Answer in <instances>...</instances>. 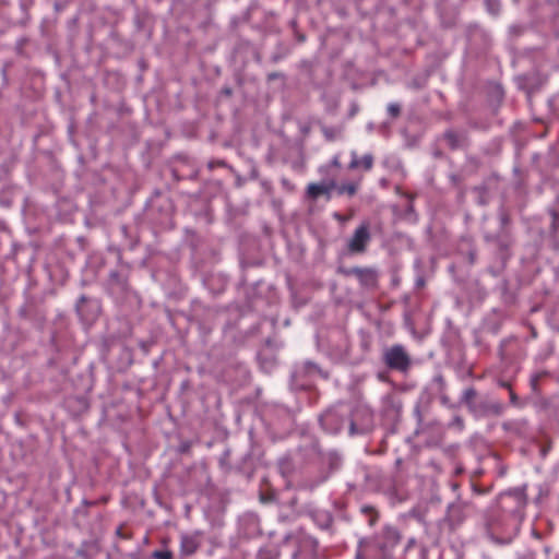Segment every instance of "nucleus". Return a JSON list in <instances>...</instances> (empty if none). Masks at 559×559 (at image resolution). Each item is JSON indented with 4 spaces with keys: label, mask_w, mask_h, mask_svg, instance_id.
Instances as JSON below:
<instances>
[{
    "label": "nucleus",
    "mask_w": 559,
    "mask_h": 559,
    "mask_svg": "<svg viewBox=\"0 0 559 559\" xmlns=\"http://www.w3.org/2000/svg\"><path fill=\"white\" fill-rule=\"evenodd\" d=\"M440 399H441V402H442L443 404H448V402H449V397H448L447 395H441V397H440Z\"/></svg>",
    "instance_id": "41"
},
{
    "label": "nucleus",
    "mask_w": 559,
    "mask_h": 559,
    "mask_svg": "<svg viewBox=\"0 0 559 559\" xmlns=\"http://www.w3.org/2000/svg\"><path fill=\"white\" fill-rule=\"evenodd\" d=\"M360 165L364 167L365 170H370L373 165V157L371 155H365L360 159Z\"/></svg>",
    "instance_id": "28"
},
{
    "label": "nucleus",
    "mask_w": 559,
    "mask_h": 559,
    "mask_svg": "<svg viewBox=\"0 0 559 559\" xmlns=\"http://www.w3.org/2000/svg\"><path fill=\"white\" fill-rule=\"evenodd\" d=\"M278 78V73H271L269 74V80H275Z\"/></svg>",
    "instance_id": "42"
},
{
    "label": "nucleus",
    "mask_w": 559,
    "mask_h": 559,
    "mask_svg": "<svg viewBox=\"0 0 559 559\" xmlns=\"http://www.w3.org/2000/svg\"><path fill=\"white\" fill-rule=\"evenodd\" d=\"M225 93L229 95L231 92L230 90H226Z\"/></svg>",
    "instance_id": "48"
},
{
    "label": "nucleus",
    "mask_w": 559,
    "mask_h": 559,
    "mask_svg": "<svg viewBox=\"0 0 559 559\" xmlns=\"http://www.w3.org/2000/svg\"><path fill=\"white\" fill-rule=\"evenodd\" d=\"M332 165L335 166V167H340L341 166V163H340V159H338L337 156L333 158Z\"/></svg>",
    "instance_id": "38"
},
{
    "label": "nucleus",
    "mask_w": 559,
    "mask_h": 559,
    "mask_svg": "<svg viewBox=\"0 0 559 559\" xmlns=\"http://www.w3.org/2000/svg\"><path fill=\"white\" fill-rule=\"evenodd\" d=\"M474 191L477 193V202L480 205H486L488 203V189L485 186H478L474 188Z\"/></svg>",
    "instance_id": "18"
},
{
    "label": "nucleus",
    "mask_w": 559,
    "mask_h": 559,
    "mask_svg": "<svg viewBox=\"0 0 559 559\" xmlns=\"http://www.w3.org/2000/svg\"><path fill=\"white\" fill-rule=\"evenodd\" d=\"M152 557L154 559H173V552L170 550H155Z\"/></svg>",
    "instance_id": "27"
},
{
    "label": "nucleus",
    "mask_w": 559,
    "mask_h": 559,
    "mask_svg": "<svg viewBox=\"0 0 559 559\" xmlns=\"http://www.w3.org/2000/svg\"><path fill=\"white\" fill-rule=\"evenodd\" d=\"M203 534L195 531L190 534H182L180 536V555L182 557L193 556L202 545Z\"/></svg>",
    "instance_id": "8"
},
{
    "label": "nucleus",
    "mask_w": 559,
    "mask_h": 559,
    "mask_svg": "<svg viewBox=\"0 0 559 559\" xmlns=\"http://www.w3.org/2000/svg\"><path fill=\"white\" fill-rule=\"evenodd\" d=\"M357 191V186L355 183H347V185H342L340 187H337V192L338 194H348V195H354Z\"/></svg>",
    "instance_id": "22"
},
{
    "label": "nucleus",
    "mask_w": 559,
    "mask_h": 559,
    "mask_svg": "<svg viewBox=\"0 0 559 559\" xmlns=\"http://www.w3.org/2000/svg\"><path fill=\"white\" fill-rule=\"evenodd\" d=\"M354 431H355V424L352 423V425H350V432L354 433Z\"/></svg>",
    "instance_id": "45"
},
{
    "label": "nucleus",
    "mask_w": 559,
    "mask_h": 559,
    "mask_svg": "<svg viewBox=\"0 0 559 559\" xmlns=\"http://www.w3.org/2000/svg\"><path fill=\"white\" fill-rule=\"evenodd\" d=\"M451 180L454 185H457L459 183V177L456 175H452L451 176Z\"/></svg>",
    "instance_id": "40"
},
{
    "label": "nucleus",
    "mask_w": 559,
    "mask_h": 559,
    "mask_svg": "<svg viewBox=\"0 0 559 559\" xmlns=\"http://www.w3.org/2000/svg\"><path fill=\"white\" fill-rule=\"evenodd\" d=\"M319 421L321 427L331 433L340 431L343 426L342 417L334 409H328L324 412L319 417Z\"/></svg>",
    "instance_id": "10"
},
{
    "label": "nucleus",
    "mask_w": 559,
    "mask_h": 559,
    "mask_svg": "<svg viewBox=\"0 0 559 559\" xmlns=\"http://www.w3.org/2000/svg\"><path fill=\"white\" fill-rule=\"evenodd\" d=\"M435 381L439 384V390H440V391H443V390L445 389V381H444V379H443V377H442V376H440V374H439V376H437V377L435 378Z\"/></svg>",
    "instance_id": "32"
},
{
    "label": "nucleus",
    "mask_w": 559,
    "mask_h": 559,
    "mask_svg": "<svg viewBox=\"0 0 559 559\" xmlns=\"http://www.w3.org/2000/svg\"><path fill=\"white\" fill-rule=\"evenodd\" d=\"M484 239L487 243H492L496 246L502 259H506L510 255V249L514 245L512 230L499 229V231L496 234L486 233L484 235Z\"/></svg>",
    "instance_id": "3"
},
{
    "label": "nucleus",
    "mask_w": 559,
    "mask_h": 559,
    "mask_svg": "<svg viewBox=\"0 0 559 559\" xmlns=\"http://www.w3.org/2000/svg\"><path fill=\"white\" fill-rule=\"evenodd\" d=\"M486 7L492 15H497L500 11V3L498 0H486Z\"/></svg>",
    "instance_id": "23"
},
{
    "label": "nucleus",
    "mask_w": 559,
    "mask_h": 559,
    "mask_svg": "<svg viewBox=\"0 0 559 559\" xmlns=\"http://www.w3.org/2000/svg\"><path fill=\"white\" fill-rule=\"evenodd\" d=\"M108 289L112 295H124L128 289V276L117 270L109 273Z\"/></svg>",
    "instance_id": "9"
},
{
    "label": "nucleus",
    "mask_w": 559,
    "mask_h": 559,
    "mask_svg": "<svg viewBox=\"0 0 559 559\" xmlns=\"http://www.w3.org/2000/svg\"><path fill=\"white\" fill-rule=\"evenodd\" d=\"M416 285H417V287H424L425 280L423 277L417 278Z\"/></svg>",
    "instance_id": "36"
},
{
    "label": "nucleus",
    "mask_w": 559,
    "mask_h": 559,
    "mask_svg": "<svg viewBox=\"0 0 559 559\" xmlns=\"http://www.w3.org/2000/svg\"><path fill=\"white\" fill-rule=\"evenodd\" d=\"M511 32H512V33H514V34H520V33H521V29H520V27L512 26V27H511Z\"/></svg>",
    "instance_id": "39"
},
{
    "label": "nucleus",
    "mask_w": 559,
    "mask_h": 559,
    "mask_svg": "<svg viewBox=\"0 0 559 559\" xmlns=\"http://www.w3.org/2000/svg\"><path fill=\"white\" fill-rule=\"evenodd\" d=\"M76 312L83 322H94L100 313V305L95 299L81 296L75 306Z\"/></svg>",
    "instance_id": "6"
},
{
    "label": "nucleus",
    "mask_w": 559,
    "mask_h": 559,
    "mask_svg": "<svg viewBox=\"0 0 559 559\" xmlns=\"http://www.w3.org/2000/svg\"><path fill=\"white\" fill-rule=\"evenodd\" d=\"M388 112L392 118H397L401 114V106L397 103L388 105Z\"/></svg>",
    "instance_id": "25"
},
{
    "label": "nucleus",
    "mask_w": 559,
    "mask_h": 559,
    "mask_svg": "<svg viewBox=\"0 0 559 559\" xmlns=\"http://www.w3.org/2000/svg\"><path fill=\"white\" fill-rule=\"evenodd\" d=\"M496 543H499V544H502L503 542L500 540L499 538H495V537H491Z\"/></svg>",
    "instance_id": "46"
},
{
    "label": "nucleus",
    "mask_w": 559,
    "mask_h": 559,
    "mask_svg": "<svg viewBox=\"0 0 559 559\" xmlns=\"http://www.w3.org/2000/svg\"><path fill=\"white\" fill-rule=\"evenodd\" d=\"M554 246H555L556 249H559V243L555 242Z\"/></svg>",
    "instance_id": "47"
},
{
    "label": "nucleus",
    "mask_w": 559,
    "mask_h": 559,
    "mask_svg": "<svg viewBox=\"0 0 559 559\" xmlns=\"http://www.w3.org/2000/svg\"><path fill=\"white\" fill-rule=\"evenodd\" d=\"M499 385L509 390L511 388L510 383L507 381H499Z\"/></svg>",
    "instance_id": "37"
},
{
    "label": "nucleus",
    "mask_w": 559,
    "mask_h": 559,
    "mask_svg": "<svg viewBox=\"0 0 559 559\" xmlns=\"http://www.w3.org/2000/svg\"><path fill=\"white\" fill-rule=\"evenodd\" d=\"M304 371L307 374H313L317 372L321 373L320 368L314 362H311V361H307L304 364Z\"/></svg>",
    "instance_id": "24"
},
{
    "label": "nucleus",
    "mask_w": 559,
    "mask_h": 559,
    "mask_svg": "<svg viewBox=\"0 0 559 559\" xmlns=\"http://www.w3.org/2000/svg\"><path fill=\"white\" fill-rule=\"evenodd\" d=\"M388 558H389V557H384V556L382 555V559H388Z\"/></svg>",
    "instance_id": "49"
},
{
    "label": "nucleus",
    "mask_w": 559,
    "mask_h": 559,
    "mask_svg": "<svg viewBox=\"0 0 559 559\" xmlns=\"http://www.w3.org/2000/svg\"><path fill=\"white\" fill-rule=\"evenodd\" d=\"M510 400H511V403H512V404H514V405H515V404H518V396H516V394H515L514 392H512V391L510 392Z\"/></svg>",
    "instance_id": "35"
},
{
    "label": "nucleus",
    "mask_w": 559,
    "mask_h": 559,
    "mask_svg": "<svg viewBox=\"0 0 559 559\" xmlns=\"http://www.w3.org/2000/svg\"><path fill=\"white\" fill-rule=\"evenodd\" d=\"M414 543H415V539H413V538L409 539L408 544H407V548L412 547L414 545Z\"/></svg>",
    "instance_id": "43"
},
{
    "label": "nucleus",
    "mask_w": 559,
    "mask_h": 559,
    "mask_svg": "<svg viewBox=\"0 0 559 559\" xmlns=\"http://www.w3.org/2000/svg\"><path fill=\"white\" fill-rule=\"evenodd\" d=\"M469 259H471V262H474V260H475V253L474 252L469 253Z\"/></svg>",
    "instance_id": "44"
},
{
    "label": "nucleus",
    "mask_w": 559,
    "mask_h": 559,
    "mask_svg": "<svg viewBox=\"0 0 559 559\" xmlns=\"http://www.w3.org/2000/svg\"><path fill=\"white\" fill-rule=\"evenodd\" d=\"M382 361L391 369L406 373L412 366V358L405 347L401 344H394L384 348Z\"/></svg>",
    "instance_id": "2"
},
{
    "label": "nucleus",
    "mask_w": 559,
    "mask_h": 559,
    "mask_svg": "<svg viewBox=\"0 0 559 559\" xmlns=\"http://www.w3.org/2000/svg\"><path fill=\"white\" fill-rule=\"evenodd\" d=\"M401 534L396 527L386 525L380 535L378 548L384 557H389L391 550L401 542Z\"/></svg>",
    "instance_id": "7"
},
{
    "label": "nucleus",
    "mask_w": 559,
    "mask_h": 559,
    "mask_svg": "<svg viewBox=\"0 0 559 559\" xmlns=\"http://www.w3.org/2000/svg\"><path fill=\"white\" fill-rule=\"evenodd\" d=\"M278 556H280V554L277 550L265 548V549H261L258 552L257 558L258 559H278Z\"/></svg>",
    "instance_id": "21"
},
{
    "label": "nucleus",
    "mask_w": 559,
    "mask_h": 559,
    "mask_svg": "<svg viewBox=\"0 0 559 559\" xmlns=\"http://www.w3.org/2000/svg\"><path fill=\"white\" fill-rule=\"evenodd\" d=\"M497 504L504 514L520 524L524 519V509L527 504L526 485L502 492L498 497Z\"/></svg>",
    "instance_id": "1"
},
{
    "label": "nucleus",
    "mask_w": 559,
    "mask_h": 559,
    "mask_svg": "<svg viewBox=\"0 0 559 559\" xmlns=\"http://www.w3.org/2000/svg\"><path fill=\"white\" fill-rule=\"evenodd\" d=\"M335 188L336 183L333 180L330 182L310 183L307 187V195L312 200H317L322 195H324L326 200H330L331 191Z\"/></svg>",
    "instance_id": "11"
},
{
    "label": "nucleus",
    "mask_w": 559,
    "mask_h": 559,
    "mask_svg": "<svg viewBox=\"0 0 559 559\" xmlns=\"http://www.w3.org/2000/svg\"><path fill=\"white\" fill-rule=\"evenodd\" d=\"M368 539L367 538H361L358 543V548H357V552H356V559H366L365 555H364V548L368 545Z\"/></svg>",
    "instance_id": "26"
},
{
    "label": "nucleus",
    "mask_w": 559,
    "mask_h": 559,
    "mask_svg": "<svg viewBox=\"0 0 559 559\" xmlns=\"http://www.w3.org/2000/svg\"><path fill=\"white\" fill-rule=\"evenodd\" d=\"M443 140L450 150H457L465 144L466 136L464 133H457L453 130H448L443 134Z\"/></svg>",
    "instance_id": "13"
},
{
    "label": "nucleus",
    "mask_w": 559,
    "mask_h": 559,
    "mask_svg": "<svg viewBox=\"0 0 559 559\" xmlns=\"http://www.w3.org/2000/svg\"><path fill=\"white\" fill-rule=\"evenodd\" d=\"M486 525L488 530H493L496 526L500 525V523L493 515H490L486 521Z\"/></svg>",
    "instance_id": "30"
},
{
    "label": "nucleus",
    "mask_w": 559,
    "mask_h": 559,
    "mask_svg": "<svg viewBox=\"0 0 559 559\" xmlns=\"http://www.w3.org/2000/svg\"><path fill=\"white\" fill-rule=\"evenodd\" d=\"M371 240L370 224L362 222L354 231L347 242V249L350 253H364Z\"/></svg>",
    "instance_id": "4"
},
{
    "label": "nucleus",
    "mask_w": 559,
    "mask_h": 559,
    "mask_svg": "<svg viewBox=\"0 0 559 559\" xmlns=\"http://www.w3.org/2000/svg\"><path fill=\"white\" fill-rule=\"evenodd\" d=\"M516 559H535V555L533 552H526L519 556Z\"/></svg>",
    "instance_id": "34"
},
{
    "label": "nucleus",
    "mask_w": 559,
    "mask_h": 559,
    "mask_svg": "<svg viewBox=\"0 0 559 559\" xmlns=\"http://www.w3.org/2000/svg\"><path fill=\"white\" fill-rule=\"evenodd\" d=\"M332 523H333L332 516L330 514H325V521H324V524H322V527L329 530L332 526Z\"/></svg>",
    "instance_id": "33"
},
{
    "label": "nucleus",
    "mask_w": 559,
    "mask_h": 559,
    "mask_svg": "<svg viewBox=\"0 0 559 559\" xmlns=\"http://www.w3.org/2000/svg\"><path fill=\"white\" fill-rule=\"evenodd\" d=\"M321 131L325 139L329 141L335 140L341 134V130L333 127L323 126L321 128Z\"/></svg>",
    "instance_id": "20"
},
{
    "label": "nucleus",
    "mask_w": 559,
    "mask_h": 559,
    "mask_svg": "<svg viewBox=\"0 0 559 559\" xmlns=\"http://www.w3.org/2000/svg\"><path fill=\"white\" fill-rule=\"evenodd\" d=\"M359 104L356 100H353L349 105V110L347 117L349 119L354 118L359 112Z\"/></svg>",
    "instance_id": "29"
},
{
    "label": "nucleus",
    "mask_w": 559,
    "mask_h": 559,
    "mask_svg": "<svg viewBox=\"0 0 559 559\" xmlns=\"http://www.w3.org/2000/svg\"><path fill=\"white\" fill-rule=\"evenodd\" d=\"M477 391L474 388H467L460 400L461 404H464L468 411L473 414L476 411L478 402H476Z\"/></svg>",
    "instance_id": "14"
},
{
    "label": "nucleus",
    "mask_w": 559,
    "mask_h": 559,
    "mask_svg": "<svg viewBox=\"0 0 559 559\" xmlns=\"http://www.w3.org/2000/svg\"><path fill=\"white\" fill-rule=\"evenodd\" d=\"M345 276H355L360 285L367 289H374L378 286V272L373 267L354 266L341 270Z\"/></svg>",
    "instance_id": "5"
},
{
    "label": "nucleus",
    "mask_w": 559,
    "mask_h": 559,
    "mask_svg": "<svg viewBox=\"0 0 559 559\" xmlns=\"http://www.w3.org/2000/svg\"><path fill=\"white\" fill-rule=\"evenodd\" d=\"M503 412V405L499 402L492 401H480L477 404L476 411H474L475 416H487V415H496L499 416Z\"/></svg>",
    "instance_id": "12"
},
{
    "label": "nucleus",
    "mask_w": 559,
    "mask_h": 559,
    "mask_svg": "<svg viewBox=\"0 0 559 559\" xmlns=\"http://www.w3.org/2000/svg\"><path fill=\"white\" fill-rule=\"evenodd\" d=\"M361 513L367 516L368 524L370 526L376 525L379 520V512L371 506H362L360 509Z\"/></svg>",
    "instance_id": "17"
},
{
    "label": "nucleus",
    "mask_w": 559,
    "mask_h": 559,
    "mask_svg": "<svg viewBox=\"0 0 559 559\" xmlns=\"http://www.w3.org/2000/svg\"><path fill=\"white\" fill-rule=\"evenodd\" d=\"M551 223L549 227V234L555 237L559 230V214L555 210H549Z\"/></svg>",
    "instance_id": "19"
},
{
    "label": "nucleus",
    "mask_w": 559,
    "mask_h": 559,
    "mask_svg": "<svg viewBox=\"0 0 559 559\" xmlns=\"http://www.w3.org/2000/svg\"><path fill=\"white\" fill-rule=\"evenodd\" d=\"M498 218H499V223H500L499 229L512 230L511 229L512 219H511V214L508 209H506L504 206H500L498 210Z\"/></svg>",
    "instance_id": "15"
},
{
    "label": "nucleus",
    "mask_w": 559,
    "mask_h": 559,
    "mask_svg": "<svg viewBox=\"0 0 559 559\" xmlns=\"http://www.w3.org/2000/svg\"><path fill=\"white\" fill-rule=\"evenodd\" d=\"M278 469L281 474L285 477H288L294 472V463L289 456H283L278 461Z\"/></svg>",
    "instance_id": "16"
},
{
    "label": "nucleus",
    "mask_w": 559,
    "mask_h": 559,
    "mask_svg": "<svg viewBox=\"0 0 559 559\" xmlns=\"http://www.w3.org/2000/svg\"><path fill=\"white\" fill-rule=\"evenodd\" d=\"M353 155H354V158L349 163V166H348L349 169H356L360 166V159L357 158L355 153Z\"/></svg>",
    "instance_id": "31"
}]
</instances>
